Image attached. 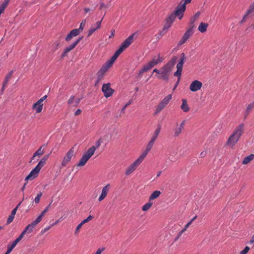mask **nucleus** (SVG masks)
Wrapping results in <instances>:
<instances>
[{
    "instance_id": "c03bdc74",
    "label": "nucleus",
    "mask_w": 254,
    "mask_h": 254,
    "mask_svg": "<svg viewBox=\"0 0 254 254\" xmlns=\"http://www.w3.org/2000/svg\"><path fill=\"white\" fill-rule=\"evenodd\" d=\"M85 23H86V20L84 19V20H82V22L80 23L79 28L78 29L79 30V33L80 32V31H81L83 29L85 25Z\"/></svg>"
},
{
    "instance_id": "4be33fe9",
    "label": "nucleus",
    "mask_w": 254,
    "mask_h": 254,
    "mask_svg": "<svg viewBox=\"0 0 254 254\" xmlns=\"http://www.w3.org/2000/svg\"><path fill=\"white\" fill-rule=\"evenodd\" d=\"M240 137H239L235 134L233 133L229 138L227 141V144L232 146L234 145L239 140Z\"/></svg>"
},
{
    "instance_id": "1a4fd4ad",
    "label": "nucleus",
    "mask_w": 254,
    "mask_h": 254,
    "mask_svg": "<svg viewBox=\"0 0 254 254\" xmlns=\"http://www.w3.org/2000/svg\"><path fill=\"white\" fill-rule=\"evenodd\" d=\"M74 155V148H71L64 156L62 162V167H65L71 161V158Z\"/></svg>"
},
{
    "instance_id": "49530a36",
    "label": "nucleus",
    "mask_w": 254,
    "mask_h": 254,
    "mask_svg": "<svg viewBox=\"0 0 254 254\" xmlns=\"http://www.w3.org/2000/svg\"><path fill=\"white\" fill-rule=\"evenodd\" d=\"M47 95H45L43 97H42L41 98H40V99H39L37 102L41 104V105H43V102L47 99Z\"/></svg>"
},
{
    "instance_id": "338daca9",
    "label": "nucleus",
    "mask_w": 254,
    "mask_h": 254,
    "mask_svg": "<svg viewBox=\"0 0 254 254\" xmlns=\"http://www.w3.org/2000/svg\"><path fill=\"white\" fill-rule=\"evenodd\" d=\"M80 101V99H79V98L77 99L75 101V104L74 105V106H75V107H76V106H77L78 105V104L79 103Z\"/></svg>"
},
{
    "instance_id": "4d7b16f0",
    "label": "nucleus",
    "mask_w": 254,
    "mask_h": 254,
    "mask_svg": "<svg viewBox=\"0 0 254 254\" xmlns=\"http://www.w3.org/2000/svg\"><path fill=\"white\" fill-rule=\"evenodd\" d=\"M102 21H99L96 22L95 25H94L97 28L100 29L101 28Z\"/></svg>"
},
{
    "instance_id": "5fc2aeb1",
    "label": "nucleus",
    "mask_w": 254,
    "mask_h": 254,
    "mask_svg": "<svg viewBox=\"0 0 254 254\" xmlns=\"http://www.w3.org/2000/svg\"><path fill=\"white\" fill-rule=\"evenodd\" d=\"M131 103V102L130 101H128L124 107V108L121 110V113L124 114L125 113V109L127 108V107Z\"/></svg>"
},
{
    "instance_id": "69168bd1",
    "label": "nucleus",
    "mask_w": 254,
    "mask_h": 254,
    "mask_svg": "<svg viewBox=\"0 0 254 254\" xmlns=\"http://www.w3.org/2000/svg\"><path fill=\"white\" fill-rule=\"evenodd\" d=\"M17 208H14L12 211H11V213L10 214H11L12 215H13V216H15V214H16V211H17Z\"/></svg>"
},
{
    "instance_id": "20e7f679",
    "label": "nucleus",
    "mask_w": 254,
    "mask_h": 254,
    "mask_svg": "<svg viewBox=\"0 0 254 254\" xmlns=\"http://www.w3.org/2000/svg\"><path fill=\"white\" fill-rule=\"evenodd\" d=\"M186 60V56L184 53H182L181 55V58L179 59V63L177 64V71L174 73V76L178 77V80L176 82L175 85L173 88V90H175L176 87L178 86L181 74H182V71L183 69V64L185 63V61Z\"/></svg>"
},
{
    "instance_id": "8fccbe9b",
    "label": "nucleus",
    "mask_w": 254,
    "mask_h": 254,
    "mask_svg": "<svg viewBox=\"0 0 254 254\" xmlns=\"http://www.w3.org/2000/svg\"><path fill=\"white\" fill-rule=\"evenodd\" d=\"M14 216L12 215L11 214H10V215L9 216V217H8V219H7V222H6L7 224H10L11 222H12V221H13V219H14Z\"/></svg>"
},
{
    "instance_id": "ea45409f",
    "label": "nucleus",
    "mask_w": 254,
    "mask_h": 254,
    "mask_svg": "<svg viewBox=\"0 0 254 254\" xmlns=\"http://www.w3.org/2000/svg\"><path fill=\"white\" fill-rule=\"evenodd\" d=\"M98 28L95 26H92L88 31V37H90L94 32H95Z\"/></svg>"
},
{
    "instance_id": "e433bc0d",
    "label": "nucleus",
    "mask_w": 254,
    "mask_h": 254,
    "mask_svg": "<svg viewBox=\"0 0 254 254\" xmlns=\"http://www.w3.org/2000/svg\"><path fill=\"white\" fill-rule=\"evenodd\" d=\"M254 107V102L249 104L247 106L246 111V117H247L250 114V112L253 109Z\"/></svg>"
},
{
    "instance_id": "f3484780",
    "label": "nucleus",
    "mask_w": 254,
    "mask_h": 254,
    "mask_svg": "<svg viewBox=\"0 0 254 254\" xmlns=\"http://www.w3.org/2000/svg\"><path fill=\"white\" fill-rule=\"evenodd\" d=\"M176 16H178L175 14V11L174 13H172L168 16L166 19V23L164 26L163 29H168L171 26Z\"/></svg>"
},
{
    "instance_id": "e2e57ef3",
    "label": "nucleus",
    "mask_w": 254,
    "mask_h": 254,
    "mask_svg": "<svg viewBox=\"0 0 254 254\" xmlns=\"http://www.w3.org/2000/svg\"><path fill=\"white\" fill-rule=\"evenodd\" d=\"M206 154H207V152L206 151H202L201 152L200 156H201V157L203 158L206 156Z\"/></svg>"
},
{
    "instance_id": "f03ea898",
    "label": "nucleus",
    "mask_w": 254,
    "mask_h": 254,
    "mask_svg": "<svg viewBox=\"0 0 254 254\" xmlns=\"http://www.w3.org/2000/svg\"><path fill=\"white\" fill-rule=\"evenodd\" d=\"M178 58L174 57L171 60L168 62L165 65L160 68V75H157L159 79L167 81L170 74Z\"/></svg>"
},
{
    "instance_id": "dca6fc26",
    "label": "nucleus",
    "mask_w": 254,
    "mask_h": 254,
    "mask_svg": "<svg viewBox=\"0 0 254 254\" xmlns=\"http://www.w3.org/2000/svg\"><path fill=\"white\" fill-rule=\"evenodd\" d=\"M193 33V31L191 29H188L183 36L181 40L179 42L178 45L180 46L185 43Z\"/></svg>"
},
{
    "instance_id": "f8f14e48",
    "label": "nucleus",
    "mask_w": 254,
    "mask_h": 254,
    "mask_svg": "<svg viewBox=\"0 0 254 254\" xmlns=\"http://www.w3.org/2000/svg\"><path fill=\"white\" fill-rule=\"evenodd\" d=\"M109 69V68H108L107 66L103 65L101 68V69L97 72V78L95 82L96 85H98L99 83V82L102 80L105 73Z\"/></svg>"
},
{
    "instance_id": "4468645a",
    "label": "nucleus",
    "mask_w": 254,
    "mask_h": 254,
    "mask_svg": "<svg viewBox=\"0 0 254 254\" xmlns=\"http://www.w3.org/2000/svg\"><path fill=\"white\" fill-rule=\"evenodd\" d=\"M82 39V37H80L77 40H76L73 43L67 46L64 49L63 53L62 54V57H64L66 56L67 55V53L72 50H73Z\"/></svg>"
},
{
    "instance_id": "a18cd8bd",
    "label": "nucleus",
    "mask_w": 254,
    "mask_h": 254,
    "mask_svg": "<svg viewBox=\"0 0 254 254\" xmlns=\"http://www.w3.org/2000/svg\"><path fill=\"white\" fill-rule=\"evenodd\" d=\"M93 218V217L92 216L89 215L86 219L83 220L81 222V223L83 225L85 223H87V222H89L90 221H91V220H92Z\"/></svg>"
},
{
    "instance_id": "f704fd0d",
    "label": "nucleus",
    "mask_w": 254,
    "mask_h": 254,
    "mask_svg": "<svg viewBox=\"0 0 254 254\" xmlns=\"http://www.w3.org/2000/svg\"><path fill=\"white\" fill-rule=\"evenodd\" d=\"M13 73V70H12L10 71L5 76L4 81L3 82V83H4V84H7V82H8L9 79L11 78Z\"/></svg>"
},
{
    "instance_id": "b1692460",
    "label": "nucleus",
    "mask_w": 254,
    "mask_h": 254,
    "mask_svg": "<svg viewBox=\"0 0 254 254\" xmlns=\"http://www.w3.org/2000/svg\"><path fill=\"white\" fill-rule=\"evenodd\" d=\"M244 127L245 125L244 124H240L236 128L233 133L235 134L236 135H237L240 138V137L242 136L244 132Z\"/></svg>"
},
{
    "instance_id": "a878e982",
    "label": "nucleus",
    "mask_w": 254,
    "mask_h": 254,
    "mask_svg": "<svg viewBox=\"0 0 254 254\" xmlns=\"http://www.w3.org/2000/svg\"><path fill=\"white\" fill-rule=\"evenodd\" d=\"M197 216H195L194 217H193L185 226L184 228L182 229L178 234V237H180L183 233H184L188 228L191 224V223L196 219Z\"/></svg>"
},
{
    "instance_id": "393cba45",
    "label": "nucleus",
    "mask_w": 254,
    "mask_h": 254,
    "mask_svg": "<svg viewBox=\"0 0 254 254\" xmlns=\"http://www.w3.org/2000/svg\"><path fill=\"white\" fill-rule=\"evenodd\" d=\"M43 105H41L37 103V102L35 103H34L32 107V110L35 111L36 114L40 113L43 110Z\"/></svg>"
},
{
    "instance_id": "bf43d9fd",
    "label": "nucleus",
    "mask_w": 254,
    "mask_h": 254,
    "mask_svg": "<svg viewBox=\"0 0 254 254\" xmlns=\"http://www.w3.org/2000/svg\"><path fill=\"white\" fill-rule=\"evenodd\" d=\"M154 72L158 74V75H160V69L159 70L157 69L156 68L154 69L153 70L152 73H153Z\"/></svg>"
},
{
    "instance_id": "39448f33",
    "label": "nucleus",
    "mask_w": 254,
    "mask_h": 254,
    "mask_svg": "<svg viewBox=\"0 0 254 254\" xmlns=\"http://www.w3.org/2000/svg\"><path fill=\"white\" fill-rule=\"evenodd\" d=\"M95 152V147L91 146L87 151L83 155L77 164V167L84 166L91 157L94 154Z\"/></svg>"
},
{
    "instance_id": "864d4df0",
    "label": "nucleus",
    "mask_w": 254,
    "mask_h": 254,
    "mask_svg": "<svg viewBox=\"0 0 254 254\" xmlns=\"http://www.w3.org/2000/svg\"><path fill=\"white\" fill-rule=\"evenodd\" d=\"M10 0H4L2 3L0 5L1 6L5 8L8 4Z\"/></svg>"
},
{
    "instance_id": "f257e3e1",
    "label": "nucleus",
    "mask_w": 254,
    "mask_h": 254,
    "mask_svg": "<svg viewBox=\"0 0 254 254\" xmlns=\"http://www.w3.org/2000/svg\"><path fill=\"white\" fill-rule=\"evenodd\" d=\"M135 34H132L127 38L121 45L119 49L115 53L111 59L104 65L110 68L119 55L133 42Z\"/></svg>"
},
{
    "instance_id": "423d86ee",
    "label": "nucleus",
    "mask_w": 254,
    "mask_h": 254,
    "mask_svg": "<svg viewBox=\"0 0 254 254\" xmlns=\"http://www.w3.org/2000/svg\"><path fill=\"white\" fill-rule=\"evenodd\" d=\"M192 0H182L178 5L175 10V14L179 19H181L186 9V4L190 3Z\"/></svg>"
},
{
    "instance_id": "c85d7f7f",
    "label": "nucleus",
    "mask_w": 254,
    "mask_h": 254,
    "mask_svg": "<svg viewBox=\"0 0 254 254\" xmlns=\"http://www.w3.org/2000/svg\"><path fill=\"white\" fill-rule=\"evenodd\" d=\"M208 24L207 23L201 22L198 27V30L201 33H204L207 31Z\"/></svg>"
},
{
    "instance_id": "6e6552de",
    "label": "nucleus",
    "mask_w": 254,
    "mask_h": 254,
    "mask_svg": "<svg viewBox=\"0 0 254 254\" xmlns=\"http://www.w3.org/2000/svg\"><path fill=\"white\" fill-rule=\"evenodd\" d=\"M172 99V95L169 94L165 97L158 105L156 108L154 115H156L169 103Z\"/></svg>"
},
{
    "instance_id": "2f4dec72",
    "label": "nucleus",
    "mask_w": 254,
    "mask_h": 254,
    "mask_svg": "<svg viewBox=\"0 0 254 254\" xmlns=\"http://www.w3.org/2000/svg\"><path fill=\"white\" fill-rule=\"evenodd\" d=\"M161 130L160 127H158L154 131L153 135L151 137V138L150 140H151L153 142H155Z\"/></svg>"
},
{
    "instance_id": "052dcab7",
    "label": "nucleus",
    "mask_w": 254,
    "mask_h": 254,
    "mask_svg": "<svg viewBox=\"0 0 254 254\" xmlns=\"http://www.w3.org/2000/svg\"><path fill=\"white\" fill-rule=\"evenodd\" d=\"M186 123V120H183L180 124H179V126L184 129V126Z\"/></svg>"
},
{
    "instance_id": "680f3d73",
    "label": "nucleus",
    "mask_w": 254,
    "mask_h": 254,
    "mask_svg": "<svg viewBox=\"0 0 254 254\" xmlns=\"http://www.w3.org/2000/svg\"><path fill=\"white\" fill-rule=\"evenodd\" d=\"M104 250V248L99 249L97 250V251H96V252L95 254H101Z\"/></svg>"
},
{
    "instance_id": "412c9836",
    "label": "nucleus",
    "mask_w": 254,
    "mask_h": 254,
    "mask_svg": "<svg viewBox=\"0 0 254 254\" xmlns=\"http://www.w3.org/2000/svg\"><path fill=\"white\" fill-rule=\"evenodd\" d=\"M154 142L152 141L151 140H150L147 145L146 146L145 151L141 154V155H140L139 157L144 160L145 157L146 156L147 154H148V152L152 148L154 144Z\"/></svg>"
},
{
    "instance_id": "5701e85b",
    "label": "nucleus",
    "mask_w": 254,
    "mask_h": 254,
    "mask_svg": "<svg viewBox=\"0 0 254 254\" xmlns=\"http://www.w3.org/2000/svg\"><path fill=\"white\" fill-rule=\"evenodd\" d=\"M244 127L245 125L244 124H240L236 128L233 133L235 134L236 135H237L240 138V137L242 136L244 132Z\"/></svg>"
},
{
    "instance_id": "13d9d810",
    "label": "nucleus",
    "mask_w": 254,
    "mask_h": 254,
    "mask_svg": "<svg viewBox=\"0 0 254 254\" xmlns=\"http://www.w3.org/2000/svg\"><path fill=\"white\" fill-rule=\"evenodd\" d=\"M51 227H52L51 226H48L47 227H46L44 229H43L41 231V234H43L45 233L46 231L49 230L51 228Z\"/></svg>"
},
{
    "instance_id": "6ab92c4d",
    "label": "nucleus",
    "mask_w": 254,
    "mask_h": 254,
    "mask_svg": "<svg viewBox=\"0 0 254 254\" xmlns=\"http://www.w3.org/2000/svg\"><path fill=\"white\" fill-rule=\"evenodd\" d=\"M38 224L35 221H33L31 223L28 225L25 229L23 230L22 233L25 235L26 233H30L33 231L34 227Z\"/></svg>"
},
{
    "instance_id": "aec40b11",
    "label": "nucleus",
    "mask_w": 254,
    "mask_h": 254,
    "mask_svg": "<svg viewBox=\"0 0 254 254\" xmlns=\"http://www.w3.org/2000/svg\"><path fill=\"white\" fill-rule=\"evenodd\" d=\"M79 34V30L74 29L71 30L69 34H67L65 38L66 42L69 41L72 38L77 36Z\"/></svg>"
},
{
    "instance_id": "9d476101",
    "label": "nucleus",
    "mask_w": 254,
    "mask_h": 254,
    "mask_svg": "<svg viewBox=\"0 0 254 254\" xmlns=\"http://www.w3.org/2000/svg\"><path fill=\"white\" fill-rule=\"evenodd\" d=\"M102 91L106 98L112 96L114 92V90L111 87V83L103 84L102 87Z\"/></svg>"
},
{
    "instance_id": "2eb2a0df",
    "label": "nucleus",
    "mask_w": 254,
    "mask_h": 254,
    "mask_svg": "<svg viewBox=\"0 0 254 254\" xmlns=\"http://www.w3.org/2000/svg\"><path fill=\"white\" fill-rule=\"evenodd\" d=\"M202 86V84L200 81L195 80L190 83V90L192 92H196L200 89Z\"/></svg>"
},
{
    "instance_id": "c756f323",
    "label": "nucleus",
    "mask_w": 254,
    "mask_h": 254,
    "mask_svg": "<svg viewBox=\"0 0 254 254\" xmlns=\"http://www.w3.org/2000/svg\"><path fill=\"white\" fill-rule=\"evenodd\" d=\"M163 61V59L160 57L159 55H158V57L156 59L154 58L151 61H149L151 64L152 65L153 67H154L155 65L158 64H160L162 63Z\"/></svg>"
},
{
    "instance_id": "0eeeda50",
    "label": "nucleus",
    "mask_w": 254,
    "mask_h": 254,
    "mask_svg": "<svg viewBox=\"0 0 254 254\" xmlns=\"http://www.w3.org/2000/svg\"><path fill=\"white\" fill-rule=\"evenodd\" d=\"M143 161V159L139 157L135 161H134L131 164L127 167L125 172L126 175L128 176L132 174L140 165Z\"/></svg>"
},
{
    "instance_id": "ddd939ff",
    "label": "nucleus",
    "mask_w": 254,
    "mask_h": 254,
    "mask_svg": "<svg viewBox=\"0 0 254 254\" xmlns=\"http://www.w3.org/2000/svg\"><path fill=\"white\" fill-rule=\"evenodd\" d=\"M254 15V1L250 5L248 9L246 11L245 14L243 16L242 19L240 21L241 23H243L246 21L247 19L250 16Z\"/></svg>"
},
{
    "instance_id": "58836bf2",
    "label": "nucleus",
    "mask_w": 254,
    "mask_h": 254,
    "mask_svg": "<svg viewBox=\"0 0 254 254\" xmlns=\"http://www.w3.org/2000/svg\"><path fill=\"white\" fill-rule=\"evenodd\" d=\"M196 19L194 17H191L190 18V21L189 23V29H191L192 30H193V29L195 27V25L194 24V21H195Z\"/></svg>"
},
{
    "instance_id": "a211bd4d",
    "label": "nucleus",
    "mask_w": 254,
    "mask_h": 254,
    "mask_svg": "<svg viewBox=\"0 0 254 254\" xmlns=\"http://www.w3.org/2000/svg\"><path fill=\"white\" fill-rule=\"evenodd\" d=\"M111 185L110 184H107L103 188L101 191V194H100L98 198L99 201L100 202L106 198L108 192L109 191Z\"/></svg>"
},
{
    "instance_id": "72a5a7b5",
    "label": "nucleus",
    "mask_w": 254,
    "mask_h": 254,
    "mask_svg": "<svg viewBox=\"0 0 254 254\" xmlns=\"http://www.w3.org/2000/svg\"><path fill=\"white\" fill-rule=\"evenodd\" d=\"M153 203L151 202V201H149L145 204L142 207V210L143 211H146L148 210H149L151 206L152 205Z\"/></svg>"
},
{
    "instance_id": "0e129e2a",
    "label": "nucleus",
    "mask_w": 254,
    "mask_h": 254,
    "mask_svg": "<svg viewBox=\"0 0 254 254\" xmlns=\"http://www.w3.org/2000/svg\"><path fill=\"white\" fill-rule=\"evenodd\" d=\"M81 113V110L80 109H77L74 113L75 116L80 115Z\"/></svg>"
},
{
    "instance_id": "bb28decb",
    "label": "nucleus",
    "mask_w": 254,
    "mask_h": 254,
    "mask_svg": "<svg viewBox=\"0 0 254 254\" xmlns=\"http://www.w3.org/2000/svg\"><path fill=\"white\" fill-rule=\"evenodd\" d=\"M184 129V128L179 126L178 124H177L176 127L174 129V137H176L179 136L182 133Z\"/></svg>"
},
{
    "instance_id": "09e8293b",
    "label": "nucleus",
    "mask_w": 254,
    "mask_h": 254,
    "mask_svg": "<svg viewBox=\"0 0 254 254\" xmlns=\"http://www.w3.org/2000/svg\"><path fill=\"white\" fill-rule=\"evenodd\" d=\"M102 143V138H99L96 142L95 146H94L95 147V150L96 149V148H98L101 145Z\"/></svg>"
},
{
    "instance_id": "7c9ffc66",
    "label": "nucleus",
    "mask_w": 254,
    "mask_h": 254,
    "mask_svg": "<svg viewBox=\"0 0 254 254\" xmlns=\"http://www.w3.org/2000/svg\"><path fill=\"white\" fill-rule=\"evenodd\" d=\"M254 159V154H252L249 156H248L244 159L242 161V164L244 165H246L249 164L251 161Z\"/></svg>"
},
{
    "instance_id": "473e14b6",
    "label": "nucleus",
    "mask_w": 254,
    "mask_h": 254,
    "mask_svg": "<svg viewBox=\"0 0 254 254\" xmlns=\"http://www.w3.org/2000/svg\"><path fill=\"white\" fill-rule=\"evenodd\" d=\"M161 194V192L159 190H155L153 191L149 196V200L151 201L154 199L157 198Z\"/></svg>"
},
{
    "instance_id": "79ce46f5",
    "label": "nucleus",
    "mask_w": 254,
    "mask_h": 254,
    "mask_svg": "<svg viewBox=\"0 0 254 254\" xmlns=\"http://www.w3.org/2000/svg\"><path fill=\"white\" fill-rule=\"evenodd\" d=\"M46 213H44V210L39 215V216L35 220L38 224L42 220L43 217L44 216Z\"/></svg>"
},
{
    "instance_id": "c9c22d12",
    "label": "nucleus",
    "mask_w": 254,
    "mask_h": 254,
    "mask_svg": "<svg viewBox=\"0 0 254 254\" xmlns=\"http://www.w3.org/2000/svg\"><path fill=\"white\" fill-rule=\"evenodd\" d=\"M153 66L150 63V62H148L146 64H144L143 67V71H145V72L147 71L148 70H150L152 68H153Z\"/></svg>"
},
{
    "instance_id": "6e6d98bb",
    "label": "nucleus",
    "mask_w": 254,
    "mask_h": 254,
    "mask_svg": "<svg viewBox=\"0 0 254 254\" xmlns=\"http://www.w3.org/2000/svg\"><path fill=\"white\" fill-rule=\"evenodd\" d=\"M82 225L83 224L81 223V222L77 225L75 230V233H78Z\"/></svg>"
},
{
    "instance_id": "603ef678",
    "label": "nucleus",
    "mask_w": 254,
    "mask_h": 254,
    "mask_svg": "<svg viewBox=\"0 0 254 254\" xmlns=\"http://www.w3.org/2000/svg\"><path fill=\"white\" fill-rule=\"evenodd\" d=\"M74 100H75V97H74V96H71L69 98V99H68V100L67 101L68 104L70 105V104L73 103Z\"/></svg>"
},
{
    "instance_id": "7ed1b4c3",
    "label": "nucleus",
    "mask_w": 254,
    "mask_h": 254,
    "mask_svg": "<svg viewBox=\"0 0 254 254\" xmlns=\"http://www.w3.org/2000/svg\"><path fill=\"white\" fill-rule=\"evenodd\" d=\"M49 155H45L38 162L37 166L32 170L29 175L25 178V180H33L37 177L40 171L46 164V161L49 158Z\"/></svg>"
},
{
    "instance_id": "cd10ccee",
    "label": "nucleus",
    "mask_w": 254,
    "mask_h": 254,
    "mask_svg": "<svg viewBox=\"0 0 254 254\" xmlns=\"http://www.w3.org/2000/svg\"><path fill=\"white\" fill-rule=\"evenodd\" d=\"M181 109L184 112H188L190 111V108L189 107L187 101L185 99H182V104L181 106Z\"/></svg>"
},
{
    "instance_id": "9b49d317",
    "label": "nucleus",
    "mask_w": 254,
    "mask_h": 254,
    "mask_svg": "<svg viewBox=\"0 0 254 254\" xmlns=\"http://www.w3.org/2000/svg\"><path fill=\"white\" fill-rule=\"evenodd\" d=\"M44 153V149L43 146H40L38 149L33 154L31 157L29 163H35L37 162L39 158Z\"/></svg>"
},
{
    "instance_id": "a19ab883",
    "label": "nucleus",
    "mask_w": 254,
    "mask_h": 254,
    "mask_svg": "<svg viewBox=\"0 0 254 254\" xmlns=\"http://www.w3.org/2000/svg\"><path fill=\"white\" fill-rule=\"evenodd\" d=\"M42 195V193L41 192H39L37 196L35 197L34 201L36 203H39L40 202V198Z\"/></svg>"
},
{
    "instance_id": "774afa93",
    "label": "nucleus",
    "mask_w": 254,
    "mask_h": 254,
    "mask_svg": "<svg viewBox=\"0 0 254 254\" xmlns=\"http://www.w3.org/2000/svg\"><path fill=\"white\" fill-rule=\"evenodd\" d=\"M250 244H252L254 243V235L252 236L251 240L249 242Z\"/></svg>"
},
{
    "instance_id": "3c124183",
    "label": "nucleus",
    "mask_w": 254,
    "mask_h": 254,
    "mask_svg": "<svg viewBox=\"0 0 254 254\" xmlns=\"http://www.w3.org/2000/svg\"><path fill=\"white\" fill-rule=\"evenodd\" d=\"M249 250H250V248L248 246H246L244 248V249L240 253V254H247L248 253Z\"/></svg>"
},
{
    "instance_id": "4c0bfd02",
    "label": "nucleus",
    "mask_w": 254,
    "mask_h": 254,
    "mask_svg": "<svg viewBox=\"0 0 254 254\" xmlns=\"http://www.w3.org/2000/svg\"><path fill=\"white\" fill-rule=\"evenodd\" d=\"M24 236V234H23V233L22 232L20 236L15 240V241L13 242L12 244L14 247H15L16 245L18 244V243L23 238Z\"/></svg>"
},
{
    "instance_id": "37998d69",
    "label": "nucleus",
    "mask_w": 254,
    "mask_h": 254,
    "mask_svg": "<svg viewBox=\"0 0 254 254\" xmlns=\"http://www.w3.org/2000/svg\"><path fill=\"white\" fill-rule=\"evenodd\" d=\"M46 213H44V210L39 215V216L35 220L38 224L42 220L43 217L44 216Z\"/></svg>"
},
{
    "instance_id": "de8ad7c7",
    "label": "nucleus",
    "mask_w": 254,
    "mask_h": 254,
    "mask_svg": "<svg viewBox=\"0 0 254 254\" xmlns=\"http://www.w3.org/2000/svg\"><path fill=\"white\" fill-rule=\"evenodd\" d=\"M15 247L12 244L10 246H8L7 250L4 254H9Z\"/></svg>"
}]
</instances>
